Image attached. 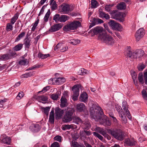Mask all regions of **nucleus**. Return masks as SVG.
Segmentation results:
<instances>
[{"label":"nucleus","mask_w":147,"mask_h":147,"mask_svg":"<svg viewBox=\"0 0 147 147\" xmlns=\"http://www.w3.org/2000/svg\"><path fill=\"white\" fill-rule=\"evenodd\" d=\"M97 131L99 133L102 134L103 136H105L107 135L106 131L103 128L100 127H97L96 129Z\"/></svg>","instance_id":"nucleus-34"},{"label":"nucleus","mask_w":147,"mask_h":147,"mask_svg":"<svg viewBox=\"0 0 147 147\" xmlns=\"http://www.w3.org/2000/svg\"><path fill=\"white\" fill-rule=\"evenodd\" d=\"M131 76H132V79L133 80L134 82H135V80H136L137 78V74L135 72H134L133 73H131Z\"/></svg>","instance_id":"nucleus-62"},{"label":"nucleus","mask_w":147,"mask_h":147,"mask_svg":"<svg viewBox=\"0 0 147 147\" xmlns=\"http://www.w3.org/2000/svg\"><path fill=\"white\" fill-rule=\"evenodd\" d=\"M90 112L91 118L96 121H99L100 124L105 127L110 126L111 125V121L107 119V117L104 115L102 108L99 106H96L94 109L91 108Z\"/></svg>","instance_id":"nucleus-1"},{"label":"nucleus","mask_w":147,"mask_h":147,"mask_svg":"<svg viewBox=\"0 0 147 147\" xmlns=\"http://www.w3.org/2000/svg\"><path fill=\"white\" fill-rule=\"evenodd\" d=\"M145 31L143 28H141L136 32L135 34V37L137 41H139L141 39L145 34Z\"/></svg>","instance_id":"nucleus-8"},{"label":"nucleus","mask_w":147,"mask_h":147,"mask_svg":"<svg viewBox=\"0 0 147 147\" xmlns=\"http://www.w3.org/2000/svg\"><path fill=\"white\" fill-rule=\"evenodd\" d=\"M78 73L79 75H84L87 74V70L84 68H81L79 70Z\"/></svg>","instance_id":"nucleus-43"},{"label":"nucleus","mask_w":147,"mask_h":147,"mask_svg":"<svg viewBox=\"0 0 147 147\" xmlns=\"http://www.w3.org/2000/svg\"><path fill=\"white\" fill-rule=\"evenodd\" d=\"M51 98L54 100H56L59 98V96L58 94H53L51 96Z\"/></svg>","instance_id":"nucleus-56"},{"label":"nucleus","mask_w":147,"mask_h":147,"mask_svg":"<svg viewBox=\"0 0 147 147\" xmlns=\"http://www.w3.org/2000/svg\"><path fill=\"white\" fill-rule=\"evenodd\" d=\"M107 132L111 134L115 138L118 140L122 141L124 138V134L120 129H107Z\"/></svg>","instance_id":"nucleus-2"},{"label":"nucleus","mask_w":147,"mask_h":147,"mask_svg":"<svg viewBox=\"0 0 147 147\" xmlns=\"http://www.w3.org/2000/svg\"><path fill=\"white\" fill-rule=\"evenodd\" d=\"M51 5V9L53 11L56 9L57 8V5L55 1H54Z\"/></svg>","instance_id":"nucleus-53"},{"label":"nucleus","mask_w":147,"mask_h":147,"mask_svg":"<svg viewBox=\"0 0 147 147\" xmlns=\"http://www.w3.org/2000/svg\"><path fill=\"white\" fill-rule=\"evenodd\" d=\"M142 97L145 100H147V92L146 90L144 89L143 90L142 92Z\"/></svg>","instance_id":"nucleus-52"},{"label":"nucleus","mask_w":147,"mask_h":147,"mask_svg":"<svg viewBox=\"0 0 147 147\" xmlns=\"http://www.w3.org/2000/svg\"><path fill=\"white\" fill-rule=\"evenodd\" d=\"M98 2L96 0H92L91 3V7L92 8H96L98 6Z\"/></svg>","instance_id":"nucleus-46"},{"label":"nucleus","mask_w":147,"mask_h":147,"mask_svg":"<svg viewBox=\"0 0 147 147\" xmlns=\"http://www.w3.org/2000/svg\"><path fill=\"white\" fill-rule=\"evenodd\" d=\"M82 127L83 129H88L91 127L88 121H82Z\"/></svg>","instance_id":"nucleus-21"},{"label":"nucleus","mask_w":147,"mask_h":147,"mask_svg":"<svg viewBox=\"0 0 147 147\" xmlns=\"http://www.w3.org/2000/svg\"><path fill=\"white\" fill-rule=\"evenodd\" d=\"M144 53V52L143 50L140 49H137L133 53V58H139L143 56Z\"/></svg>","instance_id":"nucleus-11"},{"label":"nucleus","mask_w":147,"mask_h":147,"mask_svg":"<svg viewBox=\"0 0 147 147\" xmlns=\"http://www.w3.org/2000/svg\"><path fill=\"white\" fill-rule=\"evenodd\" d=\"M11 139L8 137L5 138L1 140L3 143L7 144H9L11 142Z\"/></svg>","instance_id":"nucleus-32"},{"label":"nucleus","mask_w":147,"mask_h":147,"mask_svg":"<svg viewBox=\"0 0 147 147\" xmlns=\"http://www.w3.org/2000/svg\"><path fill=\"white\" fill-rule=\"evenodd\" d=\"M71 145L73 147H85L83 144H80L77 142L74 141H71Z\"/></svg>","instance_id":"nucleus-28"},{"label":"nucleus","mask_w":147,"mask_h":147,"mask_svg":"<svg viewBox=\"0 0 147 147\" xmlns=\"http://www.w3.org/2000/svg\"><path fill=\"white\" fill-rule=\"evenodd\" d=\"M63 26V24L61 23L54 24L51 26L50 29L49 30V31L51 32H56L61 28Z\"/></svg>","instance_id":"nucleus-10"},{"label":"nucleus","mask_w":147,"mask_h":147,"mask_svg":"<svg viewBox=\"0 0 147 147\" xmlns=\"http://www.w3.org/2000/svg\"><path fill=\"white\" fill-rule=\"evenodd\" d=\"M24 94L23 92H20L17 96L16 98L17 99H20L24 96Z\"/></svg>","instance_id":"nucleus-63"},{"label":"nucleus","mask_w":147,"mask_h":147,"mask_svg":"<svg viewBox=\"0 0 147 147\" xmlns=\"http://www.w3.org/2000/svg\"><path fill=\"white\" fill-rule=\"evenodd\" d=\"M109 24L113 29L118 31L121 30V25L115 21L111 20L110 21Z\"/></svg>","instance_id":"nucleus-9"},{"label":"nucleus","mask_w":147,"mask_h":147,"mask_svg":"<svg viewBox=\"0 0 147 147\" xmlns=\"http://www.w3.org/2000/svg\"><path fill=\"white\" fill-rule=\"evenodd\" d=\"M125 14L121 12H119L113 15V18L116 20H118L120 22H123L124 20Z\"/></svg>","instance_id":"nucleus-12"},{"label":"nucleus","mask_w":147,"mask_h":147,"mask_svg":"<svg viewBox=\"0 0 147 147\" xmlns=\"http://www.w3.org/2000/svg\"><path fill=\"white\" fill-rule=\"evenodd\" d=\"M65 81V80L63 78H59L57 79L54 78L51 79L49 80V83L50 84H62Z\"/></svg>","instance_id":"nucleus-6"},{"label":"nucleus","mask_w":147,"mask_h":147,"mask_svg":"<svg viewBox=\"0 0 147 147\" xmlns=\"http://www.w3.org/2000/svg\"><path fill=\"white\" fill-rule=\"evenodd\" d=\"M73 122L77 124H79L80 123H81L82 121V119L79 117L75 116L73 118Z\"/></svg>","instance_id":"nucleus-27"},{"label":"nucleus","mask_w":147,"mask_h":147,"mask_svg":"<svg viewBox=\"0 0 147 147\" xmlns=\"http://www.w3.org/2000/svg\"><path fill=\"white\" fill-rule=\"evenodd\" d=\"M145 65L142 63L141 65H139L137 67L138 70L139 71H142L145 68Z\"/></svg>","instance_id":"nucleus-58"},{"label":"nucleus","mask_w":147,"mask_h":147,"mask_svg":"<svg viewBox=\"0 0 147 147\" xmlns=\"http://www.w3.org/2000/svg\"><path fill=\"white\" fill-rule=\"evenodd\" d=\"M74 112V109L68 108L65 114L72 117V115Z\"/></svg>","instance_id":"nucleus-31"},{"label":"nucleus","mask_w":147,"mask_h":147,"mask_svg":"<svg viewBox=\"0 0 147 147\" xmlns=\"http://www.w3.org/2000/svg\"><path fill=\"white\" fill-rule=\"evenodd\" d=\"M39 19H37V20L35 21V22L33 24V25L31 29V30L32 31L34 32L35 31L36 28L38 24L39 23Z\"/></svg>","instance_id":"nucleus-51"},{"label":"nucleus","mask_w":147,"mask_h":147,"mask_svg":"<svg viewBox=\"0 0 147 147\" xmlns=\"http://www.w3.org/2000/svg\"><path fill=\"white\" fill-rule=\"evenodd\" d=\"M112 5H106L105 7V9L106 11L109 12L110 11L111 8L113 6Z\"/></svg>","instance_id":"nucleus-57"},{"label":"nucleus","mask_w":147,"mask_h":147,"mask_svg":"<svg viewBox=\"0 0 147 147\" xmlns=\"http://www.w3.org/2000/svg\"><path fill=\"white\" fill-rule=\"evenodd\" d=\"M72 117L65 114L63 117V121L65 122H68L71 121L72 119Z\"/></svg>","instance_id":"nucleus-30"},{"label":"nucleus","mask_w":147,"mask_h":147,"mask_svg":"<svg viewBox=\"0 0 147 147\" xmlns=\"http://www.w3.org/2000/svg\"><path fill=\"white\" fill-rule=\"evenodd\" d=\"M32 131L36 132L40 129L41 127L38 124H33L29 127Z\"/></svg>","instance_id":"nucleus-14"},{"label":"nucleus","mask_w":147,"mask_h":147,"mask_svg":"<svg viewBox=\"0 0 147 147\" xmlns=\"http://www.w3.org/2000/svg\"><path fill=\"white\" fill-rule=\"evenodd\" d=\"M98 39L108 45H113L114 40L111 36L108 35L106 32L103 33L98 36Z\"/></svg>","instance_id":"nucleus-3"},{"label":"nucleus","mask_w":147,"mask_h":147,"mask_svg":"<svg viewBox=\"0 0 147 147\" xmlns=\"http://www.w3.org/2000/svg\"><path fill=\"white\" fill-rule=\"evenodd\" d=\"M25 42L24 43L25 47L27 48H29L30 45V42L31 40L28 38L27 37L25 39Z\"/></svg>","instance_id":"nucleus-36"},{"label":"nucleus","mask_w":147,"mask_h":147,"mask_svg":"<svg viewBox=\"0 0 147 147\" xmlns=\"http://www.w3.org/2000/svg\"><path fill=\"white\" fill-rule=\"evenodd\" d=\"M40 65H34L33 66H32L30 67H29L28 69L29 70L35 69L36 68H40Z\"/></svg>","instance_id":"nucleus-60"},{"label":"nucleus","mask_w":147,"mask_h":147,"mask_svg":"<svg viewBox=\"0 0 147 147\" xmlns=\"http://www.w3.org/2000/svg\"><path fill=\"white\" fill-rule=\"evenodd\" d=\"M81 26V23L78 21H74L71 23L67 24L63 28L64 30L67 31L75 30Z\"/></svg>","instance_id":"nucleus-4"},{"label":"nucleus","mask_w":147,"mask_h":147,"mask_svg":"<svg viewBox=\"0 0 147 147\" xmlns=\"http://www.w3.org/2000/svg\"><path fill=\"white\" fill-rule=\"evenodd\" d=\"M121 113H122L119 115L121 118V120L122 123L126 124L127 122L126 117L124 112H121Z\"/></svg>","instance_id":"nucleus-29"},{"label":"nucleus","mask_w":147,"mask_h":147,"mask_svg":"<svg viewBox=\"0 0 147 147\" xmlns=\"http://www.w3.org/2000/svg\"><path fill=\"white\" fill-rule=\"evenodd\" d=\"M122 106L127 117L129 119H131V117L130 112L128 109L127 105V104L126 101H124L123 102Z\"/></svg>","instance_id":"nucleus-13"},{"label":"nucleus","mask_w":147,"mask_h":147,"mask_svg":"<svg viewBox=\"0 0 147 147\" xmlns=\"http://www.w3.org/2000/svg\"><path fill=\"white\" fill-rule=\"evenodd\" d=\"M25 34L26 32H22L16 37V39L15 41L16 42L19 40L21 38H22L25 36Z\"/></svg>","instance_id":"nucleus-44"},{"label":"nucleus","mask_w":147,"mask_h":147,"mask_svg":"<svg viewBox=\"0 0 147 147\" xmlns=\"http://www.w3.org/2000/svg\"><path fill=\"white\" fill-rule=\"evenodd\" d=\"M23 44L22 43L18 44L13 48V50L15 51H18L21 50L23 47Z\"/></svg>","instance_id":"nucleus-33"},{"label":"nucleus","mask_w":147,"mask_h":147,"mask_svg":"<svg viewBox=\"0 0 147 147\" xmlns=\"http://www.w3.org/2000/svg\"><path fill=\"white\" fill-rule=\"evenodd\" d=\"M88 96L86 92L82 93L80 97V100L81 102H86L88 101Z\"/></svg>","instance_id":"nucleus-15"},{"label":"nucleus","mask_w":147,"mask_h":147,"mask_svg":"<svg viewBox=\"0 0 147 147\" xmlns=\"http://www.w3.org/2000/svg\"><path fill=\"white\" fill-rule=\"evenodd\" d=\"M48 98L46 95H41L36 96V99L39 101H46L48 100Z\"/></svg>","instance_id":"nucleus-24"},{"label":"nucleus","mask_w":147,"mask_h":147,"mask_svg":"<svg viewBox=\"0 0 147 147\" xmlns=\"http://www.w3.org/2000/svg\"><path fill=\"white\" fill-rule=\"evenodd\" d=\"M115 108L118 112L119 115L122 113H121V112H124L121 107L119 105H116L115 106Z\"/></svg>","instance_id":"nucleus-50"},{"label":"nucleus","mask_w":147,"mask_h":147,"mask_svg":"<svg viewBox=\"0 0 147 147\" xmlns=\"http://www.w3.org/2000/svg\"><path fill=\"white\" fill-rule=\"evenodd\" d=\"M80 41L79 40L71 39L69 40L68 42L74 45H76L80 43Z\"/></svg>","instance_id":"nucleus-38"},{"label":"nucleus","mask_w":147,"mask_h":147,"mask_svg":"<svg viewBox=\"0 0 147 147\" xmlns=\"http://www.w3.org/2000/svg\"><path fill=\"white\" fill-rule=\"evenodd\" d=\"M42 109L43 110V112L47 116H48L49 112L50 109V107H46L45 108L42 107Z\"/></svg>","instance_id":"nucleus-49"},{"label":"nucleus","mask_w":147,"mask_h":147,"mask_svg":"<svg viewBox=\"0 0 147 147\" xmlns=\"http://www.w3.org/2000/svg\"><path fill=\"white\" fill-rule=\"evenodd\" d=\"M50 14V10L49 9L45 14L44 18V20L45 22H47L48 21Z\"/></svg>","instance_id":"nucleus-47"},{"label":"nucleus","mask_w":147,"mask_h":147,"mask_svg":"<svg viewBox=\"0 0 147 147\" xmlns=\"http://www.w3.org/2000/svg\"><path fill=\"white\" fill-rule=\"evenodd\" d=\"M68 16L65 15H61V16L60 22H64L69 19Z\"/></svg>","instance_id":"nucleus-41"},{"label":"nucleus","mask_w":147,"mask_h":147,"mask_svg":"<svg viewBox=\"0 0 147 147\" xmlns=\"http://www.w3.org/2000/svg\"><path fill=\"white\" fill-rule=\"evenodd\" d=\"M93 22L95 24H100L103 23L104 21L102 20L99 18H94L93 20Z\"/></svg>","instance_id":"nucleus-42"},{"label":"nucleus","mask_w":147,"mask_h":147,"mask_svg":"<svg viewBox=\"0 0 147 147\" xmlns=\"http://www.w3.org/2000/svg\"><path fill=\"white\" fill-rule=\"evenodd\" d=\"M8 54L9 55V56H10V59H11L13 57L16 56L17 55L16 53V52L15 51H12L11 52H10V53Z\"/></svg>","instance_id":"nucleus-61"},{"label":"nucleus","mask_w":147,"mask_h":147,"mask_svg":"<svg viewBox=\"0 0 147 147\" xmlns=\"http://www.w3.org/2000/svg\"><path fill=\"white\" fill-rule=\"evenodd\" d=\"M61 11L63 13L67 14L73 10L74 8L72 6L69 4H63L61 5Z\"/></svg>","instance_id":"nucleus-5"},{"label":"nucleus","mask_w":147,"mask_h":147,"mask_svg":"<svg viewBox=\"0 0 147 147\" xmlns=\"http://www.w3.org/2000/svg\"><path fill=\"white\" fill-rule=\"evenodd\" d=\"M76 108L77 110L80 112L83 111L85 109V106L82 103L78 104L76 106Z\"/></svg>","instance_id":"nucleus-22"},{"label":"nucleus","mask_w":147,"mask_h":147,"mask_svg":"<svg viewBox=\"0 0 147 147\" xmlns=\"http://www.w3.org/2000/svg\"><path fill=\"white\" fill-rule=\"evenodd\" d=\"M126 6L125 4L123 2L120 3L117 5V8L120 10L125 9L126 8Z\"/></svg>","instance_id":"nucleus-25"},{"label":"nucleus","mask_w":147,"mask_h":147,"mask_svg":"<svg viewBox=\"0 0 147 147\" xmlns=\"http://www.w3.org/2000/svg\"><path fill=\"white\" fill-rule=\"evenodd\" d=\"M138 79L139 82L140 83L142 84H144V82L143 79V74L142 73H140L139 74Z\"/></svg>","instance_id":"nucleus-48"},{"label":"nucleus","mask_w":147,"mask_h":147,"mask_svg":"<svg viewBox=\"0 0 147 147\" xmlns=\"http://www.w3.org/2000/svg\"><path fill=\"white\" fill-rule=\"evenodd\" d=\"M80 85H76L72 88V90L74 93L73 95V99L74 101L76 100L79 94Z\"/></svg>","instance_id":"nucleus-7"},{"label":"nucleus","mask_w":147,"mask_h":147,"mask_svg":"<svg viewBox=\"0 0 147 147\" xmlns=\"http://www.w3.org/2000/svg\"><path fill=\"white\" fill-rule=\"evenodd\" d=\"M61 16L59 14H56L55 15L53 18V20H54L56 23H58L60 22Z\"/></svg>","instance_id":"nucleus-35"},{"label":"nucleus","mask_w":147,"mask_h":147,"mask_svg":"<svg viewBox=\"0 0 147 147\" xmlns=\"http://www.w3.org/2000/svg\"><path fill=\"white\" fill-rule=\"evenodd\" d=\"M125 55L127 57L133 58V53L129 50H127L124 52Z\"/></svg>","instance_id":"nucleus-39"},{"label":"nucleus","mask_w":147,"mask_h":147,"mask_svg":"<svg viewBox=\"0 0 147 147\" xmlns=\"http://www.w3.org/2000/svg\"><path fill=\"white\" fill-rule=\"evenodd\" d=\"M10 56L8 53H6L0 55V60L3 61H7L10 59Z\"/></svg>","instance_id":"nucleus-23"},{"label":"nucleus","mask_w":147,"mask_h":147,"mask_svg":"<svg viewBox=\"0 0 147 147\" xmlns=\"http://www.w3.org/2000/svg\"><path fill=\"white\" fill-rule=\"evenodd\" d=\"M64 113L63 110H61L59 108L57 107L55 109V114L58 117H61Z\"/></svg>","instance_id":"nucleus-18"},{"label":"nucleus","mask_w":147,"mask_h":147,"mask_svg":"<svg viewBox=\"0 0 147 147\" xmlns=\"http://www.w3.org/2000/svg\"><path fill=\"white\" fill-rule=\"evenodd\" d=\"M51 147H60V146L58 142H55L51 145Z\"/></svg>","instance_id":"nucleus-64"},{"label":"nucleus","mask_w":147,"mask_h":147,"mask_svg":"<svg viewBox=\"0 0 147 147\" xmlns=\"http://www.w3.org/2000/svg\"><path fill=\"white\" fill-rule=\"evenodd\" d=\"M103 28L102 27H96L94 28L93 30V32L95 34H99L98 36L102 34V33H105V32H102Z\"/></svg>","instance_id":"nucleus-17"},{"label":"nucleus","mask_w":147,"mask_h":147,"mask_svg":"<svg viewBox=\"0 0 147 147\" xmlns=\"http://www.w3.org/2000/svg\"><path fill=\"white\" fill-rule=\"evenodd\" d=\"M93 134L94 136L97 137L99 139L101 140H103V138L102 136L98 133L97 132H93Z\"/></svg>","instance_id":"nucleus-55"},{"label":"nucleus","mask_w":147,"mask_h":147,"mask_svg":"<svg viewBox=\"0 0 147 147\" xmlns=\"http://www.w3.org/2000/svg\"><path fill=\"white\" fill-rule=\"evenodd\" d=\"M33 75V73L32 72L27 73L22 75L21 76V78H27L28 77H30Z\"/></svg>","instance_id":"nucleus-45"},{"label":"nucleus","mask_w":147,"mask_h":147,"mask_svg":"<svg viewBox=\"0 0 147 147\" xmlns=\"http://www.w3.org/2000/svg\"><path fill=\"white\" fill-rule=\"evenodd\" d=\"M54 139L55 141L61 142V141L62 138L61 136L57 135L54 137Z\"/></svg>","instance_id":"nucleus-59"},{"label":"nucleus","mask_w":147,"mask_h":147,"mask_svg":"<svg viewBox=\"0 0 147 147\" xmlns=\"http://www.w3.org/2000/svg\"><path fill=\"white\" fill-rule=\"evenodd\" d=\"M38 57L41 58L42 59H44L50 56V55L49 54H43L40 53H39L38 54Z\"/></svg>","instance_id":"nucleus-40"},{"label":"nucleus","mask_w":147,"mask_h":147,"mask_svg":"<svg viewBox=\"0 0 147 147\" xmlns=\"http://www.w3.org/2000/svg\"><path fill=\"white\" fill-rule=\"evenodd\" d=\"M125 143L127 146H135L136 144L135 142L133 140L127 139L125 140Z\"/></svg>","instance_id":"nucleus-26"},{"label":"nucleus","mask_w":147,"mask_h":147,"mask_svg":"<svg viewBox=\"0 0 147 147\" xmlns=\"http://www.w3.org/2000/svg\"><path fill=\"white\" fill-rule=\"evenodd\" d=\"M77 128V126L73 124L69 125H63L62 127V129L63 130H65L66 129H69L70 128L72 129H76Z\"/></svg>","instance_id":"nucleus-19"},{"label":"nucleus","mask_w":147,"mask_h":147,"mask_svg":"<svg viewBox=\"0 0 147 147\" xmlns=\"http://www.w3.org/2000/svg\"><path fill=\"white\" fill-rule=\"evenodd\" d=\"M60 101V106L61 108H63L67 106L68 103L67 102V100L66 98H64L62 96Z\"/></svg>","instance_id":"nucleus-20"},{"label":"nucleus","mask_w":147,"mask_h":147,"mask_svg":"<svg viewBox=\"0 0 147 147\" xmlns=\"http://www.w3.org/2000/svg\"><path fill=\"white\" fill-rule=\"evenodd\" d=\"M19 16V14L16 13L11 19V22L12 24H13L18 19Z\"/></svg>","instance_id":"nucleus-37"},{"label":"nucleus","mask_w":147,"mask_h":147,"mask_svg":"<svg viewBox=\"0 0 147 147\" xmlns=\"http://www.w3.org/2000/svg\"><path fill=\"white\" fill-rule=\"evenodd\" d=\"M13 29L12 25L9 23L7 24L6 26V30L7 31L12 30Z\"/></svg>","instance_id":"nucleus-54"},{"label":"nucleus","mask_w":147,"mask_h":147,"mask_svg":"<svg viewBox=\"0 0 147 147\" xmlns=\"http://www.w3.org/2000/svg\"><path fill=\"white\" fill-rule=\"evenodd\" d=\"M54 108H52L50 113L49 121L51 124H54Z\"/></svg>","instance_id":"nucleus-16"}]
</instances>
